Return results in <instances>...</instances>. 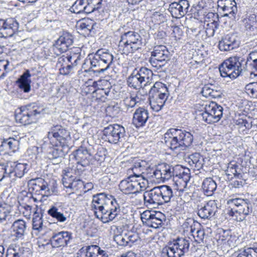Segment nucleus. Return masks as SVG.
I'll return each instance as SVG.
<instances>
[{"label": "nucleus", "mask_w": 257, "mask_h": 257, "mask_svg": "<svg viewBox=\"0 0 257 257\" xmlns=\"http://www.w3.org/2000/svg\"><path fill=\"white\" fill-rule=\"evenodd\" d=\"M47 213L53 218L61 223L66 221L68 218L67 211L59 204L51 206Z\"/></svg>", "instance_id": "c85d7f7f"}, {"label": "nucleus", "mask_w": 257, "mask_h": 257, "mask_svg": "<svg viewBox=\"0 0 257 257\" xmlns=\"http://www.w3.org/2000/svg\"><path fill=\"white\" fill-rule=\"evenodd\" d=\"M144 46L142 36L135 31L121 33L118 45V51L128 56L142 50Z\"/></svg>", "instance_id": "7ed1b4c3"}, {"label": "nucleus", "mask_w": 257, "mask_h": 257, "mask_svg": "<svg viewBox=\"0 0 257 257\" xmlns=\"http://www.w3.org/2000/svg\"><path fill=\"white\" fill-rule=\"evenodd\" d=\"M223 107L215 102H211L208 105H206L205 110L200 115L202 119L207 123H212L218 122L222 117L223 114Z\"/></svg>", "instance_id": "4468645a"}, {"label": "nucleus", "mask_w": 257, "mask_h": 257, "mask_svg": "<svg viewBox=\"0 0 257 257\" xmlns=\"http://www.w3.org/2000/svg\"><path fill=\"white\" fill-rule=\"evenodd\" d=\"M137 177L130 176L127 178L121 180L119 184L120 190L126 195H138V183Z\"/></svg>", "instance_id": "412c9836"}, {"label": "nucleus", "mask_w": 257, "mask_h": 257, "mask_svg": "<svg viewBox=\"0 0 257 257\" xmlns=\"http://www.w3.org/2000/svg\"><path fill=\"white\" fill-rule=\"evenodd\" d=\"M78 29L80 33L85 37L91 35L92 33L95 34L94 30L96 26V23L93 20L90 19H83L77 23Z\"/></svg>", "instance_id": "a878e982"}, {"label": "nucleus", "mask_w": 257, "mask_h": 257, "mask_svg": "<svg viewBox=\"0 0 257 257\" xmlns=\"http://www.w3.org/2000/svg\"><path fill=\"white\" fill-rule=\"evenodd\" d=\"M84 1L86 3L87 10L90 14L101 7L102 0H84Z\"/></svg>", "instance_id": "8fccbe9b"}, {"label": "nucleus", "mask_w": 257, "mask_h": 257, "mask_svg": "<svg viewBox=\"0 0 257 257\" xmlns=\"http://www.w3.org/2000/svg\"><path fill=\"white\" fill-rule=\"evenodd\" d=\"M19 145V141L14 138H9L7 139H4L1 142V146L4 148L5 150H10L12 152H16Z\"/></svg>", "instance_id": "79ce46f5"}, {"label": "nucleus", "mask_w": 257, "mask_h": 257, "mask_svg": "<svg viewBox=\"0 0 257 257\" xmlns=\"http://www.w3.org/2000/svg\"><path fill=\"white\" fill-rule=\"evenodd\" d=\"M144 166L142 165L140 162H135L133 167L132 168V170L133 172L134 177L137 178H140L141 177V173H139L135 172V170H139L140 172H142L143 170Z\"/></svg>", "instance_id": "e2e57ef3"}, {"label": "nucleus", "mask_w": 257, "mask_h": 257, "mask_svg": "<svg viewBox=\"0 0 257 257\" xmlns=\"http://www.w3.org/2000/svg\"><path fill=\"white\" fill-rule=\"evenodd\" d=\"M170 52L164 45H157L154 47L151 52L149 62L157 70L164 66L170 60Z\"/></svg>", "instance_id": "f8f14e48"}, {"label": "nucleus", "mask_w": 257, "mask_h": 257, "mask_svg": "<svg viewBox=\"0 0 257 257\" xmlns=\"http://www.w3.org/2000/svg\"><path fill=\"white\" fill-rule=\"evenodd\" d=\"M85 257H99L101 253L104 252V250L97 245H91L86 246Z\"/></svg>", "instance_id": "a18cd8bd"}, {"label": "nucleus", "mask_w": 257, "mask_h": 257, "mask_svg": "<svg viewBox=\"0 0 257 257\" xmlns=\"http://www.w3.org/2000/svg\"><path fill=\"white\" fill-rule=\"evenodd\" d=\"M3 172L4 175V179L5 178H12V180L15 179L12 163L7 164L6 166H4Z\"/></svg>", "instance_id": "bf43d9fd"}, {"label": "nucleus", "mask_w": 257, "mask_h": 257, "mask_svg": "<svg viewBox=\"0 0 257 257\" xmlns=\"http://www.w3.org/2000/svg\"><path fill=\"white\" fill-rule=\"evenodd\" d=\"M159 188L155 187L149 191L144 192L143 199L144 204L148 207L164 204Z\"/></svg>", "instance_id": "aec40b11"}, {"label": "nucleus", "mask_w": 257, "mask_h": 257, "mask_svg": "<svg viewBox=\"0 0 257 257\" xmlns=\"http://www.w3.org/2000/svg\"><path fill=\"white\" fill-rule=\"evenodd\" d=\"M247 93L253 98H257V82H250L245 87Z\"/></svg>", "instance_id": "6e6d98bb"}, {"label": "nucleus", "mask_w": 257, "mask_h": 257, "mask_svg": "<svg viewBox=\"0 0 257 257\" xmlns=\"http://www.w3.org/2000/svg\"><path fill=\"white\" fill-rule=\"evenodd\" d=\"M204 159L199 153H195L190 155L188 162L194 170H200L203 168Z\"/></svg>", "instance_id": "e433bc0d"}, {"label": "nucleus", "mask_w": 257, "mask_h": 257, "mask_svg": "<svg viewBox=\"0 0 257 257\" xmlns=\"http://www.w3.org/2000/svg\"><path fill=\"white\" fill-rule=\"evenodd\" d=\"M189 241L184 238H177L172 241H169L168 244L162 248L163 254L168 257H181L189 250Z\"/></svg>", "instance_id": "0eeeda50"}, {"label": "nucleus", "mask_w": 257, "mask_h": 257, "mask_svg": "<svg viewBox=\"0 0 257 257\" xmlns=\"http://www.w3.org/2000/svg\"><path fill=\"white\" fill-rule=\"evenodd\" d=\"M19 23L14 18L0 20V38L12 37L18 30Z\"/></svg>", "instance_id": "dca6fc26"}, {"label": "nucleus", "mask_w": 257, "mask_h": 257, "mask_svg": "<svg viewBox=\"0 0 257 257\" xmlns=\"http://www.w3.org/2000/svg\"><path fill=\"white\" fill-rule=\"evenodd\" d=\"M182 170L180 171L181 176L179 179H176L175 181L176 185H187V183L190 179V170H187V172L185 171V169L182 168Z\"/></svg>", "instance_id": "09e8293b"}, {"label": "nucleus", "mask_w": 257, "mask_h": 257, "mask_svg": "<svg viewBox=\"0 0 257 257\" xmlns=\"http://www.w3.org/2000/svg\"><path fill=\"white\" fill-rule=\"evenodd\" d=\"M189 7L190 4L188 1L179 0L178 2L170 4L168 11L173 18L180 19L189 12Z\"/></svg>", "instance_id": "a211bd4d"}, {"label": "nucleus", "mask_w": 257, "mask_h": 257, "mask_svg": "<svg viewBox=\"0 0 257 257\" xmlns=\"http://www.w3.org/2000/svg\"><path fill=\"white\" fill-rule=\"evenodd\" d=\"M245 65L251 69H253L257 71V50L251 51L248 54L245 62ZM257 76V74L253 72L250 73V77Z\"/></svg>", "instance_id": "ea45409f"}, {"label": "nucleus", "mask_w": 257, "mask_h": 257, "mask_svg": "<svg viewBox=\"0 0 257 257\" xmlns=\"http://www.w3.org/2000/svg\"><path fill=\"white\" fill-rule=\"evenodd\" d=\"M27 166L26 164L19 163L16 165L14 167H13L15 178L22 177L26 172Z\"/></svg>", "instance_id": "603ef678"}, {"label": "nucleus", "mask_w": 257, "mask_h": 257, "mask_svg": "<svg viewBox=\"0 0 257 257\" xmlns=\"http://www.w3.org/2000/svg\"><path fill=\"white\" fill-rule=\"evenodd\" d=\"M168 98V97H149L150 105L153 110L158 112L162 109Z\"/></svg>", "instance_id": "a19ab883"}, {"label": "nucleus", "mask_w": 257, "mask_h": 257, "mask_svg": "<svg viewBox=\"0 0 257 257\" xmlns=\"http://www.w3.org/2000/svg\"><path fill=\"white\" fill-rule=\"evenodd\" d=\"M202 189L207 196H211L217 188V184L212 178H205L202 184Z\"/></svg>", "instance_id": "58836bf2"}, {"label": "nucleus", "mask_w": 257, "mask_h": 257, "mask_svg": "<svg viewBox=\"0 0 257 257\" xmlns=\"http://www.w3.org/2000/svg\"><path fill=\"white\" fill-rule=\"evenodd\" d=\"M42 216L35 212L33 218V229L40 231L43 226Z\"/></svg>", "instance_id": "5fc2aeb1"}, {"label": "nucleus", "mask_w": 257, "mask_h": 257, "mask_svg": "<svg viewBox=\"0 0 257 257\" xmlns=\"http://www.w3.org/2000/svg\"><path fill=\"white\" fill-rule=\"evenodd\" d=\"M10 213V207L6 204H0V221L6 220Z\"/></svg>", "instance_id": "4d7b16f0"}, {"label": "nucleus", "mask_w": 257, "mask_h": 257, "mask_svg": "<svg viewBox=\"0 0 257 257\" xmlns=\"http://www.w3.org/2000/svg\"><path fill=\"white\" fill-rule=\"evenodd\" d=\"M73 36L70 33L64 32L53 45L52 49L56 55H59L68 50L73 44Z\"/></svg>", "instance_id": "2eb2a0df"}, {"label": "nucleus", "mask_w": 257, "mask_h": 257, "mask_svg": "<svg viewBox=\"0 0 257 257\" xmlns=\"http://www.w3.org/2000/svg\"><path fill=\"white\" fill-rule=\"evenodd\" d=\"M69 148H64L60 145H51L50 143L46 150L48 157L50 160H56V164L61 161V158H63L68 151Z\"/></svg>", "instance_id": "b1692460"}, {"label": "nucleus", "mask_w": 257, "mask_h": 257, "mask_svg": "<svg viewBox=\"0 0 257 257\" xmlns=\"http://www.w3.org/2000/svg\"><path fill=\"white\" fill-rule=\"evenodd\" d=\"M102 132V139L111 144H116L125 140V130L124 127L120 124H110L105 127Z\"/></svg>", "instance_id": "9b49d317"}, {"label": "nucleus", "mask_w": 257, "mask_h": 257, "mask_svg": "<svg viewBox=\"0 0 257 257\" xmlns=\"http://www.w3.org/2000/svg\"><path fill=\"white\" fill-rule=\"evenodd\" d=\"M218 207L215 200H210L204 205L198 206V215L202 219L211 220L214 218Z\"/></svg>", "instance_id": "6ab92c4d"}, {"label": "nucleus", "mask_w": 257, "mask_h": 257, "mask_svg": "<svg viewBox=\"0 0 257 257\" xmlns=\"http://www.w3.org/2000/svg\"><path fill=\"white\" fill-rule=\"evenodd\" d=\"M73 155L76 162L74 170V174L80 176L91 164L92 154L89 149L80 146L73 152Z\"/></svg>", "instance_id": "6e6552de"}, {"label": "nucleus", "mask_w": 257, "mask_h": 257, "mask_svg": "<svg viewBox=\"0 0 257 257\" xmlns=\"http://www.w3.org/2000/svg\"><path fill=\"white\" fill-rule=\"evenodd\" d=\"M42 178H37L36 179L32 180L30 181V184L32 185V189L33 191H35L36 193H40V185L39 183H41Z\"/></svg>", "instance_id": "0e129e2a"}, {"label": "nucleus", "mask_w": 257, "mask_h": 257, "mask_svg": "<svg viewBox=\"0 0 257 257\" xmlns=\"http://www.w3.org/2000/svg\"><path fill=\"white\" fill-rule=\"evenodd\" d=\"M139 100L140 98L138 94H136L135 96L131 95L130 99L125 100V105L127 110L130 108L135 107Z\"/></svg>", "instance_id": "052dcab7"}, {"label": "nucleus", "mask_w": 257, "mask_h": 257, "mask_svg": "<svg viewBox=\"0 0 257 257\" xmlns=\"http://www.w3.org/2000/svg\"><path fill=\"white\" fill-rule=\"evenodd\" d=\"M73 239L72 233L69 231H62L53 232L49 241L53 248L64 247L68 245Z\"/></svg>", "instance_id": "f3484780"}, {"label": "nucleus", "mask_w": 257, "mask_h": 257, "mask_svg": "<svg viewBox=\"0 0 257 257\" xmlns=\"http://www.w3.org/2000/svg\"><path fill=\"white\" fill-rule=\"evenodd\" d=\"M47 137L51 145H60L64 148H69L70 133L60 125L52 126L48 132Z\"/></svg>", "instance_id": "9d476101"}, {"label": "nucleus", "mask_w": 257, "mask_h": 257, "mask_svg": "<svg viewBox=\"0 0 257 257\" xmlns=\"http://www.w3.org/2000/svg\"><path fill=\"white\" fill-rule=\"evenodd\" d=\"M81 50L79 47L73 48L69 51V54H67L70 62L78 65L79 61L81 59Z\"/></svg>", "instance_id": "de8ad7c7"}, {"label": "nucleus", "mask_w": 257, "mask_h": 257, "mask_svg": "<svg viewBox=\"0 0 257 257\" xmlns=\"http://www.w3.org/2000/svg\"><path fill=\"white\" fill-rule=\"evenodd\" d=\"M27 228L26 223L23 219L15 221L12 226V234L17 239H23Z\"/></svg>", "instance_id": "2f4dec72"}, {"label": "nucleus", "mask_w": 257, "mask_h": 257, "mask_svg": "<svg viewBox=\"0 0 257 257\" xmlns=\"http://www.w3.org/2000/svg\"><path fill=\"white\" fill-rule=\"evenodd\" d=\"M165 145L173 151L184 150L192 144L193 134L184 128H171L167 130L163 138Z\"/></svg>", "instance_id": "f03ea898"}, {"label": "nucleus", "mask_w": 257, "mask_h": 257, "mask_svg": "<svg viewBox=\"0 0 257 257\" xmlns=\"http://www.w3.org/2000/svg\"><path fill=\"white\" fill-rule=\"evenodd\" d=\"M141 220L144 225L157 229L163 227L166 217L161 212L146 211L141 214Z\"/></svg>", "instance_id": "ddd939ff"}, {"label": "nucleus", "mask_w": 257, "mask_h": 257, "mask_svg": "<svg viewBox=\"0 0 257 257\" xmlns=\"http://www.w3.org/2000/svg\"><path fill=\"white\" fill-rule=\"evenodd\" d=\"M174 190L177 192V195L180 197V198L184 202H188L191 200L192 193L187 185H176Z\"/></svg>", "instance_id": "c9c22d12"}, {"label": "nucleus", "mask_w": 257, "mask_h": 257, "mask_svg": "<svg viewBox=\"0 0 257 257\" xmlns=\"http://www.w3.org/2000/svg\"><path fill=\"white\" fill-rule=\"evenodd\" d=\"M207 27L206 29V34L208 37H212L214 36L215 30L218 28V24L217 23H212L207 25Z\"/></svg>", "instance_id": "680f3d73"}, {"label": "nucleus", "mask_w": 257, "mask_h": 257, "mask_svg": "<svg viewBox=\"0 0 257 257\" xmlns=\"http://www.w3.org/2000/svg\"><path fill=\"white\" fill-rule=\"evenodd\" d=\"M135 69L137 72H138V73L139 75V76L141 78H144V87H147L153 76V73L152 71L145 67H142L139 69L137 68H135Z\"/></svg>", "instance_id": "37998d69"}, {"label": "nucleus", "mask_w": 257, "mask_h": 257, "mask_svg": "<svg viewBox=\"0 0 257 257\" xmlns=\"http://www.w3.org/2000/svg\"><path fill=\"white\" fill-rule=\"evenodd\" d=\"M239 180H233V179L231 180L232 181L230 183L229 186H230L232 188H240L243 187L244 180L241 178V179H238Z\"/></svg>", "instance_id": "774afa93"}, {"label": "nucleus", "mask_w": 257, "mask_h": 257, "mask_svg": "<svg viewBox=\"0 0 257 257\" xmlns=\"http://www.w3.org/2000/svg\"><path fill=\"white\" fill-rule=\"evenodd\" d=\"M205 234V233L203 229H199L195 232V235L193 237L196 242L200 243L203 242Z\"/></svg>", "instance_id": "69168bd1"}, {"label": "nucleus", "mask_w": 257, "mask_h": 257, "mask_svg": "<svg viewBox=\"0 0 257 257\" xmlns=\"http://www.w3.org/2000/svg\"><path fill=\"white\" fill-rule=\"evenodd\" d=\"M158 188L160 191L161 198L163 200L164 204L165 203H168L171 201L172 199H174L175 196L177 195V192L176 190L173 192L171 187L168 185H161L158 186Z\"/></svg>", "instance_id": "f704fd0d"}, {"label": "nucleus", "mask_w": 257, "mask_h": 257, "mask_svg": "<svg viewBox=\"0 0 257 257\" xmlns=\"http://www.w3.org/2000/svg\"><path fill=\"white\" fill-rule=\"evenodd\" d=\"M43 106L36 102L22 106L15 111V119L23 125L35 123L43 113Z\"/></svg>", "instance_id": "39448f33"}, {"label": "nucleus", "mask_w": 257, "mask_h": 257, "mask_svg": "<svg viewBox=\"0 0 257 257\" xmlns=\"http://www.w3.org/2000/svg\"><path fill=\"white\" fill-rule=\"evenodd\" d=\"M31 76L29 70H27L16 81L19 88L25 93H28L31 90Z\"/></svg>", "instance_id": "72a5a7b5"}, {"label": "nucleus", "mask_w": 257, "mask_h": 257, "mask_svg": "<svg viewBox=\"0 0 257 257\" xmlns=\"http://www.w3.org/2000/svg\"><path fill=\"white\" fill-rule=\"evenodd\" d=\"M238 46L237 37L235 34H227L219 41L218 44V48L222 51H230Z\"/></svg>", "instance_id": "393cba45"}, {"label": "nucleus", "mask_w": 257, "mask_h": 257, "mask_svg": "<svg viewBox=\"0 0 257 257\" xmlns=\"http://www.w3.org/2000/svg\"><path fill=\"white\" fill-rule=\"evenodd\" d=\"M170 93L166 85L161 82H155L149 91V97H169Z\"/></svg>", "instance_id": "cd10ccee"}, {"label": "nucleus", "mask_w": 257, "mask_h": 257, "mask_svg": "<svg viewBox=\"0 0 257 257\" xmlns=\"http://www.w3.org/2000/svg\"><path fill=\"white\" fill-rule=\"evenodd\" d=\"M122 204L120 198H115L111 195L100 193L93 196L91 208L97 218L103 223H107L115 219Z\"/></svg>", "instance_id": "f257e3e1"}, {"label": "nucleus", "mask_w": 257, "mask_h": 257, "mask_svg": "<svg viewBox=\"0 0 257 257\" xmlns=\"http://www.w3.org/2000/svg\"><path fill=\"white\" fill-rule=\"evenodd\" d=\"M217 5L219 8L225 12L223 17H229L232 20L235 19L237 9L235 0H218Z\"/></svg>", "instance_id": "5701e85b"}, {"label": "nucleus", "mask_w": 257, "mask_h": 257, "mask_svg": "<svg viewBox=\"0 0 257 257\" xmlns=\"http://www.w3.org/2000/svg\"><path fill=\"white\" fill-rule=\"evenodd\" d=\"M120 230L118 226L112 225L110 227V233L113 235V239L116 243L121 246H128L127 233L120 234Z\"/></svg>", "instance_id": "473e14b6"}, {"label": "nucleus", "mask_w": 257, "mask_h": 257, "mask_svg": "<svg viewBox=\"0 0 257 257\" xmlns=\"http://www.w3.org/2000/svg\"><path fill=\"white\" fill-rule=\"evenodd\" d=\"M161 165V171L163 173V180H169L172 177L173 173V166L167 164H162Z\"/></svg>", "instance_id": "864d4df0"}, {"label": "nucleus", "mask_w": 257, "mask_h": 257, "mask_svg": "<svg viewBox=\"0 0 257 257\" xmlns=\"http://www.w3.org/2000/svg\"><path fill=\"white\" fill-rule=\"evenodd\" d=\"M238 166L236 163L232 164L231 162L228 164L227 169L225 170V174L227 176V179L232 180V177H230V174L229 173H232L234 177L236 179H241L242 178V175L237 172Z\"/></svg>", "instance_id": "49530a36"}, {"label": "nucleus", "mask_w": 257, "mask_h": 257, "mask_svg": "<svg viewBox=\"0 0 257 257\" xmlns=\"http://www.w3.org/2000/svg\"><path fill=\"white\" fill-rule=\"evenodd\" d=\"M202 93L206 97H211L214 98L221 97L222 92L220 88L215 87L214 85H205L202 88Z\"/></svg>", "instance_id": "4c0bfd02"}, {"label": "nucleus", "mask_w": 257, "mask_h": 257, "mask_svg": "<svg viewBox=\"0 0 257 257\" xmlns=\"http://www.w3.org/2000/svg\"><path fill=\"white\" fill-rule=\"evenodd\" d=\"M228 203L231 206L229 215L234 216L235 214H238L239 217L236 218L238 221L244 220L252 210L251 203L248 199L234 198L229 200Z\"/></svg>", "instance_id": "1a4fd4ad"}, {"label": "nucleus", "mask_w": 257, "mask_h": 257, "mask_svg": "<svg viewBox=\"0 0 257 257\" xmlns=\"http://www.w3.org/2000/svg\"><path fill=\"white\" fill-rule=\"evenodd\" d=\"M139 76L138 72L134 69L127 79V84L129 87L134 89H140L142 88V90H144L146 87H144V78H141Z\"/></svg>", "instance_id": "c756f323"}, {"label": "nucleus", "mask_w": 257, "mask_h": 257, "mask_svg": "<svg viewBox=\"0 0 257 257\" xmlns=\"http://www.w3.org/2000/svg\"><path fill=\"white\" fill-rule=\"evenodd\" d=\"M244 60L243 58L237 56L224 60L219 67L221 76L230 80L237 78L242 72V63Z\"/></svg>", "instance_id": "423d86ee"}, {"label": "nucleus", "mask_w": 257, "mask_h": 257, "mask_svg": "<svg viewBox=\"0 0 257 257\" xmlns=\"http://www.w3.org/2000/svg\"><path fill=\"white\" fill-rule=\"evenodd\" d=\"M62 183L66 188L70 189L73 191L82 192L83 181L72 174H65L62 179Z\"/></svg>", "instance_id": "4be33fe9"}, {"label": "nucleus", "mask_w": 257, "mask_h": 257, "mask_svg": "<svg viewBox=\"0 0 257 257\" xmlns=\"http://www.w3.org/2000/svg\"><path fill=\"white\" fill-rule=\"evenodd\" d=\"M40 185V193L42 195L49 196L54 192V191L51 190L48 186V183L44 179H42L41 183H39Z\"/></svg>", "instance_id": "13d9d810"}, {"label": "nucleus", "mask_w": 257, "mask_h": 257, "mask_svg": "<svg viewBox=\"0 0 257 257\" xmlns=\"http://www.w3.org/2000/svg\"><path fill=\"white\" fill-rule=\"evenodd\" d=\"M203 7L198 3L197 5H193L189 12L191 13V14H193L195 17L199 16V12L203 9Z\"/></svg>", "instance_id": "338daca9"}, {"label": "nucleus", "mask_w": 257, "mask_h": 257, "mask_svg": "<svg viewBox=\"0 0 257 257\" xmlns=\"http://www.w3.org/2000/svg\"><path fill=\"white\" fill-rule=\"evenodd\" d=\"M77 66L76 64H74L72 62L65 63L64 66L60 67V73L63 75H67L74 73L75 68Z\"/></svg>", "instance_id": "3c124183"}, {"label": "nucleus", "mask_w": 257, "mask_h": 257, "mask_svg": "<svg viewBox=\"0 0 257 257\" xmlns=\"http://www.w3.org/2000/svg\"><path fill=\"white\" fill-rule=\"evenodd\" d=\"M89 57L91 66L84 72L90 74L105 72L110 68L114 58L108 50L102 49L98 50L95 54L89 55Z\"/></svg>", "instance_id": "20e7f679"}, {"label": "nucleus", "mask_w": 257, "mask_h": 257, "mask_svg": "<svg viewBox=\"0 0 257 257\" xmlns=\"http://www.w3.org/2000/svg\"><path fill=\"white\" fill-rule=\"evenodd\" d=\"M149 114L148 110L140 107L133 114V124L137 128L145 126L148 120Z\"/></svg>", "instance_id": "bb28decb"}, {"label": "nucleus", "mask_w": 257, "mask_h": 257, "mask_svg": "<svg viewBox=\"0 0 257 257\" xmlns=\"http://www.w3.org/2000/svg\"><path fill=\"white\" fill-rule=\"evenodd\" d=\"M71 12L75 14H89L86 9L84 0H77L70 8Z\"/></svg>", "instance_id": "c03bdc74"}, {"label": "nucleus", "mask_w": 257, "mask_h": 257, "mask_svg": "<svg viewBox=\"0 0 257 257\" xmlns=\"http://www.w3.org/2000/svg\"><path fill=\"white\" fill-rule=\"evenodd\" d=\"M93 95L95 94L97 99H101L105 101V99L108 98L109 99H115L118 95V92L115 89L109 88H98L95 89L93 91Z\"/></svg>", "instance_id": "7c9ffc66"}]
</instances>
